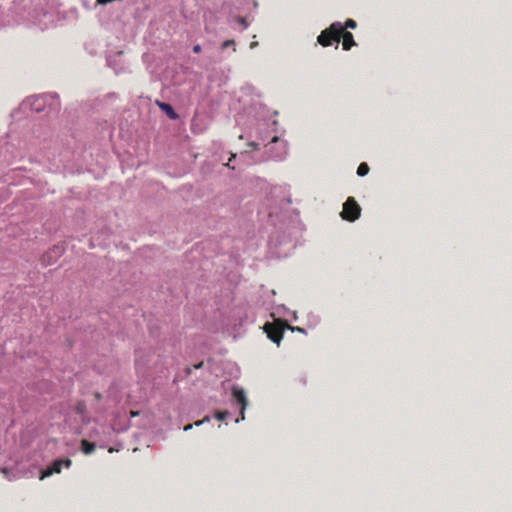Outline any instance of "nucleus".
Masks as SVG:
<instances>
[{
	"label": "nucleus",
	"mask_w": 512,
	"mask_h": 512,
	"mask_svg": "<svg viewBox=\"0 0 512 512\" xmlns=\"http://www.w3.org/2000/svg\"><path fill=\"white\" fill-rule=\"evenodd\" d=\"M342 31L341 22H333L328 28L321 31L317 37V43L323 47H329L335 44L338 49V32Z\"/></svg>",
	"instance_id": "nucleus-1"
},
{
	"label": "nucleus",
	"mask_w": 512,
	"mask_h": 512,
	"mask_svg": "<svg viewBox=\"0 0 512 512\" xmlns=\"http://www.w3.org/2000/svg\"><path fill=\"white\" fill-rule=\"evenodd\" d=\"M361 207L354 197H348L343 204V209L340 212V217L348 222H354L361 216Z\"/></svg>",
	"instance_id": "nucleus-2"
},
{
	"label": "nucleus",
	"mask_w": 512,
	"mask_h": 512,
	"mask_svg": "<svg viewBox=\"0 0 512 512\" xmlns=\"http://www.w3.org/2000/svg\"><path fill=\"white\" fill-rule=\"evenodd\" d=\"M264 331L266 332L268 338L271 341H273L277 345L280 344L284 333V328L281 324L268 322L264 325Z\"/></svg>",
	"instance_id": "nucleus-3"
},
{
	"label": "nucleus",
	"mask_w": 512,
	"mask_h": 512,
	"mask_svg": "<svg viewBox=\"0 0 512 512\" xmlns=\"http://www.w3.org/2000/svg\"><path fill=\"white\" fill-rule=\"evenodd\" d=\"M71 465L72 461L68 458L57 459L49 467H47V469L41 472L40 480H43L44 478L49 477L53 474H59L63 466L69 468Z\"/></svg>",
	"instance_id": "nucleus-4"
},
{
	"label": "nucleus",
	"mask_w": 512,
	"mask_h": 512,
	"mask_svg": "<svg viewBox=\"0 0 512 512\" xmlns=\"http://www.w3.org/2000/svg\"><path fill=\"white\" fill-rule=\"evenodd\" d=\"M232 395L237 402V404L240 405V419H237L236 422H239L240 420L245 419V409L248 405V400L245 394V391L241 388L234 387L232 389Z\"/></svg>",
	"instance_id": "nucleus-5"
},
{
	"label": "nucleus",
	"mask_w": 512,
	"mask_h": 512,
	"mask_svg": "<svg viewBox=\"0 0 512 512\" xmlns=\"http://www.w3.org/2000/svg\"><path fill=\"white\" fill-rule=\"evenodd\" d=\"M342 38V48L345 51H349L352 47L357 46V43L354 40V36L351 32L345 30V27L342 26V31L338 32V44L340 43V39Z\"/></svg>",
	"instance_id": "nucleus-6"
},
{
	"label": "nucleus",
	"mask_w": 512,
	"mask_h": 512,
	"mask_svg": "<svg viewBox=\"0 0 512 512\" xmlns=\"http://www.w3.org/2000/svg\"><path fill=\"white\" fill-rule=\"evenodd\" d=\"M157 105L159 106V108L171 119V120H176L178 119L179 115L175 112L174 108L172 107V105H170L169 103H165V102H160V101H157Z\"/></svg>",
	"instance_id": "nucleus-7"
},
{
	"label": "nucleus",
	"mask_w": 512,
	"mask_h": 512,
	"mask_svg": "<svg viewBox=\"0 0 512 512\" xmlns=\"http://www.w3.org/2000/svg\"><path fill=\"white\" fill-rule=\"evenodd\" d=\"M31 109L37 113H40L44 110V107H45V101H44V98L43 97H35L32 101H31Z\"/></svg>",
	"instance_id": "nucleus-8"
},
{
	"label": "nucleus",
	"mask_w": 512,
	"mask_h": 512,
	"mask_svg": "<svg viewBox=\"0 0 512 512\" xmlns=\"http://www.w3.org/2000/svg\"><path fill=\"white\" fill-rule=\"evenodd\" d=\"M95 448H96L95 443L89 442L86 439L81 440V451L84 454H86V455L91 454L92 452H94Z\"/></svg>",
	"instance_id": "nucleus-9"
},
{
	"label": "nucleus",
	"mask_w": 512,
	"mask_h": 512,
	"mask_svg": "<svg viewBox=\"0 0 512 512\" xmlns=\"http://www.w3.org/2000/svg\"><path fill=\"white\" fill-rule=\"evenodd\" d=\"M232 23L239 24L241 26V31L245 30L248 27V22H247L246 18L242 17V16L232 17L230 19V24L233 25ZM232 27L235 28L234 26H232Z\"/></svg>",
	"instance_id": "nucleus-10"
},
{
	"label": "nucleus",
	"mask_w": 512,
	"mask_h": 512,
	"mask_svg": "<svg viewBox=\"0 0 512 512\" xmlns=\"http://www.w3.org/2000/svg\"><path fill=\"white\" fill-rule=\"evenodd\" d=\"M369 170L370 168L368 164L366 162H362L357 168V175L359 177H364L369 173Z\"/></svg>",
	"instance_id": "nucleus-11"
},
{
	"label": "nucleus",
	"mask_w": 512,
	"mask_h": 512,
	"mask_svg": "<svg viewBox=\"0 0 512 512\" xmlns=\"http://www.w3.org/2000/svg\"><path fill=\"white\" fill-rule=\"evenodd\" d=\"M343 27H345V30L347 29H355L357 27L356 21L353 19H347L344 24H342Z\"/></svg>",
	"instance_id": "nucleus-12"
},
{
	"label": "nucleus",
	"mask_w": 512,
	"mask_h": 512,
	"mask_svg": "<svg viewBox=\"0 0 512 512\" xmlns=\"http://www.w3.org/2000/svg\"><path fill=\"white\" fill-rule=\"evenodd\" d=\"M235 45H236V43H235V41H234V40H225V41L221 44V48H222V49H226V48H228V47L232 46V47H233V50L235 51Z\"/></svg>",
	"instance_id": "nucleus-13"
},
{
	"label": "nucleus",
	"mask_w": 512,
	"mask_h": 512,
	"mask_svg": "<svg viewBox=\"0 0 512 512\" xmlns=\"http://www.w3.org/2000/svg\"><path fill=\"white\" fill-rule=\"evenodd\" d=\"M228 415H229L228 411H218V412H216L215 417L218 420H224L228 417Z\"/></svg>",
	"instance_id": "nucleus-14"
},
{
	"label": "nucleus",
	"mask_w": 512,
	"mask_h": 512,
	"mask_svg": "<svg viewBox=\"0 0 512 512\" xmlns=\"http://www.w3.org/2000/svg\"><path fill=\"white\" fill-rule=\"evenodd\" d=\"M0 473H2L8 480H13L11 471L8 468H0Z\"/></svg>",
	"instance_id": "nucleus-15"
},
{
	"label": "nucleus",
	"mask_w": 512,
	"mask_h": 512,
	"mask_svg": "<svg viewBox=\"0 0 512 512\" xmlns=\"http://www.w3.org/2000/svg\"><path fill=\"white\" fill-rule=\"evenodd\" d=\"M54 254H63L65 253V249L62 245H55L52 249Z\"/></svg>",
	"instance_id": "nucleus-16"
},
{
	"label": "nucleus",
	"mask_w": 512,
	"mask_h": 512,
	"mask_svg": "<svg viewBox=\"0 0 512 512\" xmlns=\"http://www.w3.org/2000/svg\"><path fill=\"white\" fill-rule=\"evenodd\" d=\"M84 408H85L84 403H78V405L76 407V410H77L78 413H82Z\"/></svg>",
	"instance_id": "nucleus-17"
},
{
	"label": "nucleus",
	"mask_w": 512,
	"mask_h": 512,
	"mask_svg": "<svg viewBox=\"0 0 512 512\" xmlns=\"http://www.w3.org/2000/svg\"><path fill=\"white\" fill-rule=\"evenodd\" d=\"M209 420H210V418H209L208 416H206V417H204V419L199 420V421H196V422H195V425H196V426H200L202 423H204V422H208Z\"/></svg>",
	"instance_id": "nucleus-18"
},
{
	"label": "nucleus",
	"mask_w": 512,
	"mask_h": 512,
	"mask_svg": "<svg viewBox=\"0 0 512 512\" xmlns=\"http://www.w3.org/2000/svg\"><path fill=\"white\" fill-rule=\"evenodd\" d=\"M202 51L201 45L196 44L193 46V52L194 53H200Z\"/></svg>",
	"instance_id": "nucleus-19"
},
{
	"label": "nucleus",
	"mask_w": 512,
	"mask_h": 512,
	"mask_svg": "<svg viewBox=\"0 0 512 512\" xmlns=\"http://www.w3.org/2000/svg\"><path fill=\"white\" fill-rule=\"evenodd\" d=\"M113 0H97V4H100V5H106L110 2H112Z\"/></svg>",
	"instance_id": "nucleus-20"
},
{
	"label": "nucleus",
	"mask_w": 512,
	"mask_h": 512,
	"mask_svg": "<svg viewBox=\"0 0 512 512\" xmlns=\"http://www.w3.org/2000/svg\"><path fill=\"white\" fill-rule=\"evenodd\" d=\"M249 146H251V147H252L253 149H255V150H258V149H259V145H258L257 143H255V142H251V143H249Z\"/></svg>",
	"instance_id": "nucleus-21"
},
{
	"label": "nucleus",
	"mask_w": 512,
	"mask_h": 512,
	"mask_svg": "<svg viewBox=\"0 0 512 512\" xmlns=\"http://www.w3.org/2000/svg\"><path fill=\"white\" fill-rule=\"evenodd\" d=\"M94 397H95L96 400H100L102 398V396H101V394L99 392H96L94 394Z\"/></svg>",
	"instance_id": "nucleus-22"
},
{
	"label": "nucleus",
	"mask_w": 512,
	"mask_h": 512,
	"mask_svg": "<svg viewBox=\"0 0 512 512\" xmlns=\"http://www.w3.org/2000/svg\"><path fill=\"white\" fill-rule=\"evenodd\" d=\"M192 427H193V425H192V424H188V425H186V426L184 427V430H185V431H188V430L192 429Z\"/></svg>",
	"instance_id": "nucleus-23"
},
{
	"label": "nucleus",
	"mask_w": 512,
	"mask_h": 512,
	"mask_svg": "<svg viewBox=\"0 0 512 512\" xmlns=\"http://www.w3.org/2000/svg\"><path fill=\"white\" fill-rule=\"evenodd\" d=\"M278 141H279V138L277 136H274L271 142L275 143V142H278Z\"/></svg>",
	"instance_id": "nucleus-24"
},
{
	"label": "nucleus",
	"mask_w": 512,
	"mask_h": 512,
	"mask_svg": "<svg viewBox=\"0 0 512 512\" xmlns=\"http://www.w3.org/2000/svg\"><path fill=\"white\" fill-rule=\"evenodd\" d=\"M202 365H203V363H202V362H200V363H198L197 365H195V366H194V368H195V369L201 368V367H202Z\"/></svg>",
	"instance_id": "nucleus-25"
},
{
	"label": "nucleus",
	"mask_w": 512,
	"mask_h": 512,
	"mask_svg": "<svg viewBox=\"0 0 512 512\" xmlns=\"http://www.w3.org/2000/svg\"><path fill=\"white\" fill-rule=\"evenodd\" d=\"M257 44H258L257 42H252V43L250 44V48H254V47H256V46H257Z\"/></svg>",
	"instance_id": "nucleus-26"
},
{
	"label": "nucleus",
	"mask_w": 512,
	"mask_h": 512,
	"mask_svg": "<svg viewBox=\"0 0 512 512\" xmlns=\"http://www.w3.org/2000/svg\"><path fill=\"white\" fill-rule=\"evenodd\" d=\"M138 415H139V412H134V411L131 412V416L132 417H135V416H138Z\"/></svg>",
	"instance_id": "nucleus-27"
}]
</instances>
